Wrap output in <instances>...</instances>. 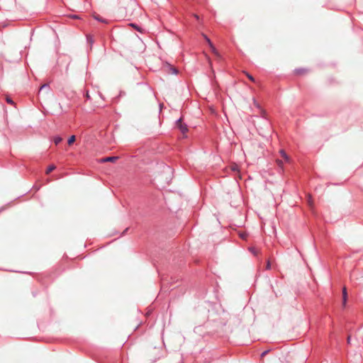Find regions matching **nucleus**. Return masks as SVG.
I'll use <instances>...</instances> for the list:
<instances>
[{
  "instance_id": "f03ea898",
  "label": "nucleus",
  "mask_w": 363,
  "mask_h": 363,
  "mask_svg": "<svg viewBox=\"0 0 363 363\" xmlns=\"http://www.w3.org/2000/svg\"><path fill=\"white\" fill-rule=\"evenodd\" d=\"M203 38H205V40H206V42L208 43L209 46L211 48L212 51H213L216 55H217V54H218V52H217V51H216V50L215 47L213 45V44H212V43H211V40H210V39H209V38H208L206 35L203 34Z\"/></svg>"
},
{
  "instance_id": "4468645a",
  "label": "nucleus",
  "mask_w": 363,
  "mask_h": 363,
  "mask_svg": "<svg viewBox=\"0 0 363 363\" xmlns=\"http://www.w3.org/2000/svg\"><path fill=\"white\" fill-rule=\"evenodd\" d=\"M247 76L249 78V79H250L251 81H252V82L255 81L254 77L252 75H250V74H247Z\"/></svg>"
},
{
  "instance_id": "1a4fd4ad",
  "label": "nucleus",
  "mask_w": 363,
  "mask_h": 363,
  "mask_svg": "<svg viewBox=\"0 0 363 363\" xmlns=\"http://www.w3.org/2000/svg\"><path fill=\"white\" fill-rule=\"evenodd\" d=\"M75 135H72L67 140L68 145H72L75 141Z\"/></svg>"
},
{
  "instance_id": "6e6552de",
  "label": "nucleus",
  "mask_w": 363,
  "mask_h": 363,
  "mask_svg": "<svg viewBox=\"0 0 363 363\" xmlns=\"http://www.w3.org/2000/svg\"><path fill=\"white\" fill-rule=\"evenodd\" d=\"M55 169V166L54 164L50 165L47 170L46 174H50L51 172H52Z\"/></svg>"
},
{
  "instance_id": "f257e3e1",
  "label": "nucleus",
  "mask_w": 363,
  "mask_h": 363,
  "mask_svg": "<svg viewBox=\"0 0 363 363\" xmlns=\"http://www.w3.org/2000/svg\"><path fill=\"white\" fill-rule=\"evenodd\" d=\"M177 123L182 133H185L186 132H187V130H188L187 126H186V125L183 124L182 123L181 118H179L177 121Z\"/></svg>"
},
{
  "instance_id": "f8f14e48",
  "label": "nucleus",
  "mask_w": 363,
  "mask_h": 363,
  "mask_svg": "<svg viewBox=\"0 0 363 363\" xmlns=\"http://www.w3.org/2000/svg\"><path fill=\"white\" fill-rule=\"evenodd\" d=\"M6 102H7L8 104H13V100H12L11 98H9V97H7V98H6Z\"/></svg>"
},
{
  "instance_id": "a211bd4d",
  "label": "nucleus",
  "mask_w": 363,
  "mask_h": 363,
  "mask_svg": "<svg viewBox=\"0 0 363 363\" xmlns=\"http://www.w3.org/2000/svg\"><path fill=\"white\" fill-rule=\"evenodd\" d=\"M350 341H351V337H350V336H348V337H347V343L350 344Z\"/></svg>"
},
{
  "instance_id": "2eb2a0df",
  "label": "nucleus",
  "mask_w": 363,
  "mask_h": 363,
  "mask_svg": "<svg viewBox=\"0 0 363 363\" xmlns=\"http://www.w3.org/2000/svg\"><path fill=\"white\" fill-rule=\"evenodd\" d=\"M266 269H271V264H270L269 261H268L267 263Z\"/></svg>"
},
{
  "instance_id": "9d476101",
  "label": "nucleus",
  "mask_w": 363,
  "mask_h": 363,
  "mask_svg": "<svg viewBox=\"0 0 363 363\" xmlns=\"http://www.w3.org/2000/svg\"><path fill=\"white\" fill-rule=\"evenodd\" d=\"M94 18L97 20L98 21L102 22V23H106L107 21L105 19H103L99 16H95Z\"/></svg>"
},
{
  "instance_id": "39448f33",
  "label": "nucleus",
  "mask_w": 363,
  "mask_h": 363,
  "mask_svg": "<svg viewBox=\"0 0 363 363\" xmlns=\"http://www.w3.org/2000/svg\"><path fill=\"white\" fill-rule=\"evenodd\" d=\"M280 154H281V157L285 160V161H286V162L289 161V157L286 155V153L284 152V150H280Z\"/></svg>"
},
{
  "instance_id": "0eeeda50",
  "label": "nucleus",
  "mask_w": 363,
  "mask_h": 363,
  "mask_svg": "<svg viewBox=\"0 0 363 363\" xmlns=\"http://www.w3.org/2000/svg\"><path fill=\"white\" fill-rule=\"evenodd\" d=\"M62 140V138L60 136H55L54 138V143L56 145L60 144Z\"/></svg>"
},
{
  "instance_id": "7ed1b4c3",
  "label": "nucleus",
  "mask_w": 363,
  "mask_h": 363,
  "mask_svg": "<svg viewBox=\"0 0 363 363\" xmlns=\"http://www.w3.org/2000/svg\"><path fill=\"white\" fill-rule=\"evenodd\" d=\"M347 298V289L345 287H344L342 289V301H343L344 306L346 304Z\"/></svg>"
},
{
  "instance_id": "ddd939ff",
  "label": "nucleus",
  "mask_w": 363,
  "mask_h": 363,
  "mask_svg": "<svg viewBox=\"0 0 363 363\" xmlns=\"http://www.w3.org/2000/svg\"><path fill=\"white\" fill-rule=\"evenodd\" d=\"M171 70H172V72L173 74H177V72H178L177 69L176 68H174V67H172V68H171Z\"/></svg>"
},
{
  "instance_id": "f3484780",
  "label": "nucleus",
  "mask_w": 363,
  "mask_h": 363,
  "mask_svg": "<svg viewBox=\"0 0 363 363\" xmlns=\"http://www.w3.org/2000/svg\"><path fill=\"white\" fill-rule=\"evenodd\" d=\"M267 352H268V350L263 352L262 353L261 356H262V357H264V355H266V354H267Z\"/></svg>"
},
{
  "instance_id": "20e7f679",
  "label": "nucleus",
  "mask_w": 363,
  "mask_h": 363,
  "mask_svg": "<svg viewBox=\"0 0 363 363\" xmlns=\"http://www.w3.org/2000/svg\"><path fill=\"white\" fill-rule=\"evenodd\" d=\"M118 159L117 157H107L102 159V162H114Z\"/></svg>"
},
{
  "instance_id": "423d86ee",
  "label": "nucleus",
  "mask_w": 363,
  "mask_h": 363,
  "mask_svg": "<svg viewBox=\"0 0 363 363\" xmlns=\"http://www.w3.org/2000/svg\"><path fill=\"white\" fill-rule=\"evenodd\" d=\"M44 89H47L48 91L50 90V86L48 84H44L40 87L39 94Z\"/></svg>"
},
{
  "instance_id": "dca6fc26",
  "label": "nucleus",
  "mask_w": 363,
  "mask_h": 363,
  "mask_svg": "<svg viewBox=\"0 0 363 363\" xmlns=\"http://www.w3.org/2000/svg\"><path fill=\"white\" fill-rule=\"evenodd\" d=\"M131 26H133L134 28H135L136 30H139V28L137 25L135 24H130Z\"/></svg>"
},
{
  "instance_id": "9b49d317",
  "label": "nucleus",
  "mask_w": 363,
  "mask_h": 363,
  "mask_svg": "<svg viewBox=\"0 0 363 363\" xmlns=\"http://www.w3.org/2000/svg\"><path fill=\"white\" fill-rule=\"evenodd\" d=\"M296 73V74H302L303 72H304V69H296L295 70Z\"/></svg>"
}]
</instances>
